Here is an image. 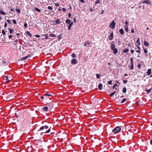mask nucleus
Segmentation results:
<instances>
[{"label": "nucleus", "mask_w": 152, "mask_h": 152, "mask_svg": "<svg viewBox=\"0 0 152 152\" xmlns=\"http://www.w3.org/2000/svg\"><path fill=\"white\" fill-rule=\"evenodd\" d=\"M144 52L145 53H147L148 52L147 50L146 49H144Z\"/></svg>", "instance_id": "09e8293b"}, {"label": "nucleus", "mask_w": 152, "mask_h": 152, "mask_svg": "<svg viewBox=\"0 0 152 152\" xmlns=\"http://www.w3.org/2000/svg\"><path fill=\"white\" fill-rule=\"evenodd\" d=\"M7 21L8 23L10 24L11 23V21L9 20H7Z\"/></svg>", "instance_id": "603ef678"}, {"label": "nucleus", "mask_w": 152, "mask_h": 152, "mask_svg": "<svg viewBox=\"0 0 152 152\" xmlns=\"http://www.w3.org/2000/svg\"><path fill=\"white\" fill-rule=\"evenodd\" d=\"M48 107H44L43 108V110L44 111H46L48 110Z\"/></svg>", "instance_id": "a878e982"}, {"label": "nucleus", "mask_w": 152, "mask_h": 152, "mask_svg": "<svg viewBox=\"0 0 152 152\" xmlns=\"http://www.w3.org/2000/svg\"><path fill=\"white\" fill-rule=\"evenodd\" d=\"M102 85L101 84H99L98 85V88L99 90H101L102 89Z\"/></svg>", "instance_id": "9b49d317"}, {"label": "nucleus", "mask_w": 152, "mask_h": 152, "mask_svg": "<svg viewBox=\"0 0 152 152\" xmlns=\"http://www.w3.org/2000/svg\"><path fill=\"white\" fill-rule=\"evenodd\" d=\"M111 50L113 51V53L115 54H116L118 53V49L116 48H114V49H111Z\"/></svg>", "instance_id": "20e7f679"}, {"label": "nucleus", "mask_w": 152, "mask_h": 152, "mask_svg": "<svg viewBox=\"0 0 152 152\" xmlns=\"http://www.w3.org/2000/svg\"><path fill=\"white\" fill-rule=\"evenodd\" d=\"M126 98H124L122 99V101H121V103H124L126 101Z\"/></svg>", "instance_id": "cd10ccee"}, {"label": "nucleus", "mask_w": 152, "mask_h": 152, "mask_svg": "<svg viewBox=\"0 0 152 152\" xmlns=\"http://www.w3.org/2000/svg\"><path fill=\"white\" fill-rule=\"evenodd\" d=\"M96 77L98 78H100V76L99 74H97L96 75Z\"/></svg>", "instance_id": "79ce46f5"}, {"label": "nucleus", "mask_w": 152, "mask_h": 152, "mask_svg": "<svg viewBox=\"0 0 152 152\" xmlns=\"http://www.w3.org/2000/svg\"><path fill=\"white\" fill-rule=\"evenodd\" d=\"M30 56V55H29L26 56V57H23L22 58H21L20 59V60L21 61L23 60H25L27 58H28Z\"/></svg>", "instance_id": "6e6552de"}, {"label": "nucleus", "mask_w": 152, "mask_h": 152, "mask_svg": "<svg viewBox=\"0 0 152 152\" xmlns=\"http://www.w3.org/2000/svg\"><path fill=\"white\" fill-rule=\"evenodd\" d=\"M147 73L148 75V76L150 75L151 73V69H149L148 70V71L147 72Z\"/></svg>", "instance_id": "9d476101"}, {"label": "nucleus", "mask_w": 152, "mask_h": 152, "mask_svg": "<svg viewBox=\"0 0 152 152\" xmlns=\"http://www.w3.org/2000/svg\"><path fill=\"white\" fill-rule=\"evenodd\" d=\"M0 14H2L3 15H6V13L3 11L0 10Z\"/></svg>", "instance_id": "412c9836"}, {"label": "nucleus", "mask_w": 152, "mask_h": 152, "mask_svg": "<svg viewBox=\"0 0 152 152\" xmlns=\"http://www.w3.org/2000/svg\"><path fill=\"white\" fill-rule=\"evenodd\" d=\"M71 16V14L70 13H69L68 14V17L69 18H70Z\"/></svg>", "instance_id": "13d9d810"}, {"label": "nucleus", "mask_w": 152, "mask_h": 152, "mask_svg": "<svg viewBox=\"0 0 152 152\" xmlns=\"http://www.w3.org/2000/svg\"><path fill=\"white\" fill-rule=\"evenodd\" d=\"M119 31L121 35L123 34L124 33V31L122 28H121L119 30Z\"/></svg>", "instance_id": "f8f14e48"}, {"label": "nucleus", "mask_w": 152, "mask_h": 152, "mask_svg": "<svg viewBox=\"0 0 152 152\" xmlns=\"http://www.w3.org/2000/svg\"><path fill=\"white\" fill-rule=\"evenodd\" d=\"M27 26H28L27 24L26 23H25L24 24V26L26 28H27Z\"/></svg>", "instance_id": "de8ad7c7"}, {"label": "nucleus", "mask_w": 152, "mask_h": 152, "mask_svg": "<svg viewBox=\"0 0 152 152\" xmlns=\"http://www.w3.org/2000/svg\"><path fill=\"white\" fill-rule=\"evenodd\" d=\"M72 58H75L76 57V56L75 53H73L72 55Z\"/></svg>", "instance_id": "72a5a7b5"}, {"label": "nucleus", "mask_w": 152, "mask_h": 152, "mask_svg": "<svg viewBox=\"0 0 152 152\" xmlns=\"http://www.w3.org/2000/svg\"><path fill=\"white\" fill-rule=\"evenodd\" d=\"M90 10L91 12H93V9L92 8H90Z\"/></svg>", "instance_id": "4d7b16f0"}, {"label": "nucleus", "mask_w": 152, "mask_h": 152, "mask_svg": "<svg viewBox=\"0 0 152 152\" xmlns=\"http://www.w3.org/2000/svg\"><path fill=\"white\" fill-rule=\"evenodd\" d=\"M128 24V22L127 21V20H126V22H125V24L126 25H127Z\"/></svg>", "instance_id": "5fc2aeb1"}, {"label": "nucleus", "mask_w": 152, "mask_h": 152, "mask_svg": "<svg viewBox=\"0 0 152 152\" xmlns=\"http://www.w3.org/2000/svg\"><path fill=\"white\" fill-rule=\"evenodd\" d=\"M48 128V126L45 125V126H42L40 128V129L41 130H42L44 129H47Z\"/></svg>", "instance_id": "0eeeda50"}, {"label": "nucleus", "mask_w": 152, "mask_h": 152, "mask_svg": "<svg viewBox=\"0 0 152 152\" xmlns=\"http://www.w3.org/2000/svg\"><path fill=\"white\" fill-rule=\"evenodd\" d=\"M86 130H87V129H89L88 128V127H89L88 125H86Z\"/></svg>", "instance_id": "bf43d9fd"}, {"label": "nucleus", "mask_w": 152, "mask_h": 152, "mask_svg": "<svg viewBox=\"0 0 152 152\" xmlns=\"http://www.w3.org/2000/svg\"><path fill=\"white\" fill-rule=\"evenodd\" d=\"M48 9L50 10H53V8L52 7L49 6L48 7Z\"/></svg>", "instance_id": "c9c22d12"}, {"label": "nucleus", "mask_w": 152, "mask_h": 152, "mask_svg": "<svg viewBox=\"0 0 152 152\" xmlns=\"http://www.w3.org/2000/svg\"><path fill=\"white\" fill-rule=\"evenodd\" d=\"M112 82L110 80L108 82V84L109 85H111L112 84Z\"/></svg>", "instance_id": "8fccbe9b"}, {"label": "nucleus", "mask_w": 152, "mask_h": 152, "mask_svg": "<svg viewBox=\"0 0 152 152\" xmlns=\"http://www.w3.org/2000/svg\"><path fill=\"white\" fill-rule=\"evenodd\" d=\"M113 33H111L110 36L109 37V38L110 40H112L113 39Z\"/></svg>", "instance_id": "39448f33"}, {"label": "nucleus", "mask_w": 152, "mask_h": 152, "mask_svg": "<svg viewBox=\"0 0 152 152\" xmlns=\"http://www.w3.org/2000/svg\"><path fill=\"white\" fill-rule=\"evenodd\" d=\"M147 88H146V91H147V93H149V92H151V89L152 88V86L151 88L149 89L148 90L147 89Z\"/></svg>", "instance_id": "6ab92c4d"}, {"label": "nucleus", "mask_w": 152, "mask_h": 152, "mask_svg": "<svg viewBox=\"0 0 152 152\" xmlns=\"http://www.w3.org/2000/svg\"><path fill=\"white\" fill-rule=\"evenodd\" d=\"M115 92V91L112 92V93L110 94V96H113L114 95Z\"/></svg>", "instance_id": "393cba45"}, {"label": "nucleus", "mask_w": 152, "mask_h": 152, "mask_svg": "<svg viewBox=\"0 0 152 152\" xmlns=\"http://www.w3.org/2000/svg\"><path fill=\"white\" fill-rule=\"evenodd\" d=\"M50 129H49L48 130H47L45 132V133H49L50 132Z\"/></svg>", "instance_id": "58836bf2"}, {"label": "nucleus", "mask_w": 152, "mask_h": 152, "mask_svg": "<svg viewBox=\"0 0 152 152\" xmlns=\"http://www.w3.org/2000/svg\"><path fill=\"white\" fill-rule=\"evenodd\" d=\"M16 11H17V12H18V13H20V10L19 9H17L16 10Z\"/></svg>", "instance_id": "473e14b6"}, {"label": "nucleus", "mask_w": 152, "mask_h": 152, "mask_svg": "<svg viewBox=\"0 0 152 152\" xmlns=\"http://www.w3.org/2000/svg\"><path fill=\"white\" fill-rule=\"evenodd\" d=\"M12 37V36L11 35H10L9 36V39H11Z\"/></svg>", "instance_id": "3c124183"}, {"label": "nucleus", "mask_w": 152, "mask_h": 152, "mask_svg": "<svg viewBox=\"0 0 152 152\" xmlns=\"http://www.w3.org/2000/svg\"><path fill=\"white\" fill-rule=\"evenodd\" d=\"M136 52H137L139 53V54H140V50H136Z\"/></svg>", "instance_id": "052dcab7"}, {"label": "nucleus", "mask_w": 152, "mask_h": 152, "mask_svg": "<svg viewBox=\"0 0 152 152\" xmlns=\"http://www.w3.org/2000/svg\"><path fill=\"white\" fill-rule=\"evenodd\" d=\"M35 10L39 12H40L41 11V10L37 8H35Z\"/></svg>", "instance_id": "2f4dec72"}, {"label": "nucleus", "mask_w": 152, "mask_h": 152, "mask_svg": "<svg viewBox=\"0 0 152 152\" xmlns=\"http://www.w3.org/2000/svg\"><path fill=\"white\" fill-rule=\"evenodd\" d=\"M27 34L29 36H31L32 35L30 34V32L28 31L27 32Z\"/></svg>", "instance_id": "f704fd0d"}, {"label": "nucleus", "mask_w": 152, "mask_h": 152, "mask_svg": "<svg viewBox=\"0 0 152 152\" xmlns=\"http://www.w3.org/2000/svg\"><path fill=\"white\" fill-rule=\"evenodd\" d=\"M55 6H59V4L58 3H56L55 4Z\"/></svg>", "instance_id": "774afa93"}, {"label": "nucleus", "mask_w": 152, "mask_h": 152, "mask_svg": "<svg viewBox=\"0 0 152 152\" xmlns=\"http://www.w3.org/2000/svg\"><path fill=\"white\" fill-rule=\"evenodd\" d=\"M77 60L75 59H73L72 61L71 62L73 64H75L77 63Z\"/></svg>", "instance_id": "1a4fd4ad"}, {"label": "nucleus", "mask_w": 152, "mask_h": 152, "mask_svg": "<svg viewBox=\"0 0 152 152\" xmlns=\"http://www.w3.org/2000/svg\"><path fill=\"white\" fill-rule=\"evenodd\" d=\"M62 10H63L64 11V12H66V9L64 8H62Z\"/></svg>", "instance_id": "6e6d98bb"}, {"label": "nucleus", "mask_w": 152, "mask_h": 152, "mask_svg": "<svg viewBox=\"0 0 152 152\" xmlns=\"http://www.w3.org/2000/svg\"><path fill=\"white\" fill-rule=\"evenodd\" d=\"M100 3L99 0H96V1L95 2V4H99Z\"/></svg>", "instance_id": "e433bc0d"}, {"label": "nucleus", "mask_w": 152, "mask_h": 152, "mask_svg": "<svg viewBox=\"0 0 152 152\" xmlns=\"http://www.w3.org/2000/svg\"><path fill=\"white\" fill-rule=\"evenodd\" d=\"M134 69L133 64L131 65L130 66V69L131 70H133Z\"/></svg>", "instance_id": "ea45409f"}, {"label": "nucleus", "mask_w": 152, "mask_h": 152, "mask_svg": "<svg viewBox=\"0 0 152 152\" xmlns=\"http://www.w3.org/2000/svg\"><path fill=\"white\" fill-rule=\"evenodd\" d=\"M5 77L6 78V80H7V83H9V80H8V76H5Z\"/></svg>", "instance_id": "a19ab883"}, {"label": "nucleus", "mask_w": 152, "mask_h": 152, "mask_svg": "<svg viewBox=\"0 0 152 152\" xmlns=\"http://www.w3.org/2000/svg\"><path fill=\"white\" fill-rule=\"evenodd\" d=\"M73 22H71V23H70L69 24V26L68 27V30H70L71 29V27L72 26V25H73Z\"/></svg>", "instance_id": "ddd939ff"}, {"label": "nucleus", "mask_w": 152, "mask_h": 152, "mask_svg": "<svg viewBox=\"0 0 152 152\" xmlns=\"http://www.w3.org/2000/svg\"><path fill=\"white\" fill-rule=\"evenodd\" d=\"M52 93H50L49 94H48L47 93H45L44 94V95L45 96H50L52 95Z\"/></svg>", "instance_id": "dca6fc26"}, {"label": "nucleus", "mask_w": 152, "mask_h": 152, "mask_svg": "<svg viewBox=\"0 0 152 152\" xmlns=\"http://www.w3.org/2000/svg\"><path fill=\"white\" fill-rule=\"evenodd\" d=\"M50 37H56L55 35L53 34H50Z\"/></svg>", "instance_id": "7c9ffc66"}, {"label": "nucleus", "mask_w": 152, "mask_h": 152, "mask_svg": "<svg viewBox=\"0 0 152 152\" xmlns=\"http://www.w3.org/2000/svg\"><path fill=\"white\" fill-rule=\"evenodd\" d=\"M127 80H123V83L124 84H126L127 82Z\"/></svg>", "instance_id": "49530a36"}, {"label": "nucleus", "mask_w": 152, "mask_h": 152, "mask_svg": "<svg viewBox=\"0 0 152 152\" xmlns=\"http://www.w3.org/2000/svg\"><path fill=\"white\" fill-rule=\"evenodd\" d=\"M137 43H138V44L139 45H140V40L139 38H138L137 41V42H136V44H137Z\"/></svg>", "instance_id": "4be33fe9"}, {"label": "nucleus", "mask_w": 152, "mask_h": 152, "mask_svg": "<svg viewBox=\"0 0 152 152\" xmlns=\"http://www.w3.org/2000/svg\"><path fill=\"white\" fill-rule=\"evenodd\" d=\"M143 3H146L147 4H150L151 3L150 1L148 0H145L143 1Z\"/></svg>", "instance_id": "423d86ee"}, {"label": "nucleus", "mask_w": 152, "mask_h": 152, "mask_svg": "<svg viewBox=\"0 0 152 152\" xmlns=\"http://www.w3.org/2000/svg\"><path fill=\"white\" fill-rule=\"evenodd\" d=\"M13 22L14 24H16L17 23L16 21L15 20H13Z\"/></svg>", "instance_id": "a18cd8bd"}, {"label": "nucleus", "mask_w": 152, "mask_h": 152, "mask_svg": "<svg viewBox=\"0 0 152 152\" xmlns=\"http://www.w3.org/2000/svg\"><path fill=\"white\" fill-rule=\"evenodd\" d=\"M129 49H128V48H126V49L123 50V53H125L127 52H128L129 51Z\"/></svg>", "instance_id": "a211bd4d"}, {"label": "nucleus", "mask_w": 152, "mask_h": 152, "mask_svg": "<svg viewBox=\"0 0 152 152\" xmlns=\"http://www.w3.org/2000/svg\"><path fill=\"white\" fill-rule=\"evenodd\" d=\"M2 33L4 35H5V32L4 30H2Z\"/></svg>", "instance_id": "37998d69"}, {"label": "nucleus", "mask_w": 152, "mask_h": 152, "mask_svg": "<svg viewBox=\"0 0 152 152\" xmlns=\"http://www.w3.org/2000/svg\"><path fill=\"white\" fill-rule=\"evenodd\" d=\"M118 85H117V84H115L113 86V88H115V89L116 90L117 89V88L116 87V86H118Z\"/></svg>", "instance_id": "c85d7f7f"}, {"label": "nucleus", "mask_w": 152, "mask_h": 152, "mask_svg": "<svg viewBox=\"0 0 152 152\" xmlns=\"http://www.w3.org/2000/svg\"><path fill=\"white\" fill-rule=\"evenodd\" d=\"M124 29L126 32H128L129 31L128 26L127 25H125L124 26Z\"/></svg>", "instance_id": "2eb2a0df"}, {"label": "nucleus", "mask_w": 152, "mask_h": 152, "mask_svg": "<svg viewBox=\"0 0 152 152\" xmlns=\"http://www.w3.org/2000/svg\"><path fill=\"white\" fill-rule=\"evenodd\" d=\"M144 44L147 47L149 46V43L146 41H145L144 42Z\"/></svg>", "instance_id": "4468645a"}, {"label": "nucleus", "mask_w": 152, "mask_h": 152, "mask_svg": "<svg viewBox=\"0 0 152 152\" xmlns=\"http://www.w3.org/2000/svg\"><path fill=\"white\" fill-rule=\"evenodd\" d=\"M7 99L9 100L11 99H13V98H10V97L7 96Z\"/></svg>", "instance_id": "4c0bfd02"}, {"label": "nucleus", "mask_w": 152, "mask_h": 152, "mask_svg": "<svg viewBox=\"0 0 152 152\" xmlns=\"http://www.w3.org/2000/svg\"><path fill=\"white\" fill-rule=\"evenodd\" d=\"M115 23L114 22V20H113L110 23V27L112 28H115Z\"/></svg>", "instance_id": "f03ea898"}, {"label": "nucleus", "mask_w": 152, "mask_h": 152, "mask_svg": "<svg viewBox=\"0 0 152 152\" xmlns=\"http://www.w3.org/2000/svg\"><path fill=\"white\" fill-rule=\"evenodd\" d=\"M11 11H12V12H14V9H13V8H11L10 10Z\"/></svg>", "instance_id": "680f3d73"}, {"label": "nucleus", "mask_w": 152, "mask_h": 152, "mask_svg": "<svg viewBox=\"0 0 152 152\" xmlns=\"http://www.w3.org/2000/svg\"><path fill=\"white\" fill-rule=\"evenodd\" d=\"M48 105L50 107V108H52L53 107V105L52 103H49L48 104Z\"/></svg>", "instance_id": "bb28decb"}, {"label": "nucleus", "mask_w": 152, "mask_h": 152, "mask_svg": "<svg viewBox=\"0 0 152 152\" xmlns=\"http://www.w3.org/2000/svg\"><path fill=\"white\" fill-rule=\"evenodd\" d=\"M2 62L3 64H6V61H3Z\"/></svg>", "instance_id": "0e129e2a"}, {"label": "nucleus", "mask_w": 152, "mask_h": 152, "mask_svg": "<svg viewBox=\"0 0 152 152\" xmlns=\"http://www.w3.org/2000/svg\"><path fill=\"white\" fill-rule=\"evenodd\" d=\"M134 50H131V52L132 53H133L134 52Z\"/></svg>", "instance_id": "69168bd1"}, {"label": "nucleus", "mask_w": 152, "mask_h": 152, "mask_svg": "<svg viewBox=\"0 0 152 152\" xmlns=\"http://www.w3.org/2000/svg\"><path fill=\"white\" fill-rule=\"evenodd\" d=\"M56 23L57 24H59L60 23V20L59 19H57L56 20Z\"/></svg>", "instance_id": "c756f323"}, {"label": "nucleus", "mask_w": 152, "mask_h": 152, "mask_svg": "<svg viewBox=\"0 0 152 152\" xmlns=\"http://www.w3.org/2000/svg\"><path fill=\"white\" fill-rule=\"evenodd\" d=\"M126 87H124L123 88L122 92L124 93H126Z\"/></svg>", "instance_id": "aec40b11"}, {"label": "nucleus", "mask_w": 152, "mask_h": 152, "mask_svg": "<svg viewBox=\"0 0 152 152\" xmlns=\"http://www.w3.org/2000/svg\"><path fill=\"white\" fill-rule=\"evenodd\" d=\"M131 32L132 33H134V29H132L131 30Z\"/></svg>", "instance_id": "e2e57ef3"}, {"label": "nucleus", "mask_w": 152, "mask_h": 152, "mask_svg": "<svg viewBox=\"0 0 152 152\" xmlns=\"http://www.w3.org/2000/svg\"><path fill=\"white\" fill-rule=\"evenodd\" d=\"M131 64V65L134 64L133 60L132 57L130 58Z\"/></svg>", "instance_id": "b1692460"}, {"label": "nucleus", "mask_w": 152, "mask_h": 152, "mask_svg": "<svg viewBox=\"0 0 152 152\" xmlns=\"http://www.w3.org/2000/svg\"><path fill=\"white\" fill-rule=\"evenodd\" d=\"M36 37H37L39 38L40 37V36L39 35H36Z\"/></svg>", "instance_id": "338daca9"}, {"label": "nucleus", "mask_w": 152, "mask_h": 152, "mask_svg": "<svg viewBox=\"0 0 152 152\" xmlns=\"http://www.w3.org/2000/svg\"><path fill=\"white\" fill-rule=\"evenodd\" d=\"M115 42L114 41H112L111 42V47L110 48L111 49H114V48H115Z\"/></svg>", "instance_id": "7ed1b4c3"}, {"label": "nucleus", "mask_w": 152, "mask_h": 152, "mask_svg": "<svg viewBox=\"0 0 152 152\" xmlns=\"http://www.w3.org/2000/svg\"><path fill=\"white\" fill-rule=\"evenodd\" d=\"M9 30L10 34H12L13 32H14V30H13L11 28H10Z\"/></svg>", "instance_id": "5701e85b"}, {"label": "nucleus", "mask_w": 152, "mask_h": 152, "mask_svg": "<svg viewBox=\"0 0 152 152\" xmlns=\"http://www.w3.org/2000/svg\"><path fill=\"white\" fill-rule=\"evenodd\" d=\"M66 23H67L68 24H70V23H71V20L68 19H67L66 20Z\"/></svg>", "instance_id": "f3484780"}, {"label": "nucleus", "mask_w": 152, "mask_h": 152, "mask_svg": "<svg viewBox=\"0 0 152 152\" xmlns=\"http://www.w3.org/2000/svg\"><path fill=\"white\" fill-rule=\"evenodd\" d=\"M61 36L60 35H59L58 37V39L59 40H60L61 38Z\"/></svg>", "instance_id": "c03bdc74"}, {"label": "nucleus", "mask_w": 152, "mask_h": 152, "mask_svg": "<svg viewBox=\"0 0 152 152\" xmlns=\"http://www.w3.org/2000/svg\"><path fill=\"white\" fill-rule=\"evenodd\" d=\"M121 130L120 127L118 126L114 128L112 130V132L115 133H117L119 132Z\"/></svg>", "instance_id": "f257e3e1"}, {"label": "nucleus", "mask_w": 152, "mask_h": 152, "mask_svg": "<svg viewBox=\"0 0 152 152\" xmlns=\"http://www.w3.org/2000/svg\"><path fill=\"white\" fill-rule=\"evenodd\" d=\"M7 23L6 22H5V25H4V27L5 28L6 27H7Z\"/></svg>", "instance_id": "864d4df0"}]
</instances>
